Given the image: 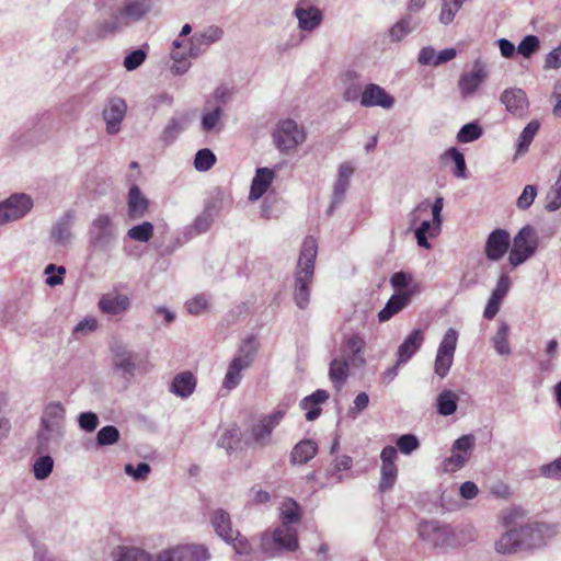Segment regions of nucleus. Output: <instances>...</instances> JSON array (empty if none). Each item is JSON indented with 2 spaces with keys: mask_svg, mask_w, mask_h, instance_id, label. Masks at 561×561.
<instances>
[{
  "mask_svg": "<svg viewBox=\"0 0 561 561\" xmlns=\"http://www.w3.org/2000/svg\"><path fill=\"white\" fill-rule=\"evenodd\" d=\"M280 526L271 533H264L261 537V548L265 553L276 556L280 550L296 551L299 547L297 530L294 524L301 519L299 504L291 500H285L280 507Z\"/></svg>",
  "mask_w": 561,
  "mask_h": 561,
  "instance_id": "1",
  "label": "nucleus"
},
{
  "mask_svg": "<svg viewBox=\"0 0 561 561\" xmlns=\"http://www.w3.org/2000/svg\"><path fill=\"white\" fill-rule=\"evenodd\" d=\"M317 250L316 239L306 237L301 245L294 282V299L300 309H306L309 304Z\"/></svg>",
  "mask_w": 561,
  "mask_h": 561,
  "instance_id": "2",
  "label": "nucleus"
},
{
  "mask_svg": "<svg viewBox=\"0 0 561 561\" xmlns=\"http://www.w3.org/2000/svg\"><path fill=\"white\" fill-rule=\"evenodd\" d=\"M257 345L254 337L245 339L238 350V354L228 366L222 387L234 389L241 381V371L251 366L255 358Z\"/></svg>",
  "mask_w": 561,
  "mask_h": 561,
  "instance_id": "3",
  "label": "nucleus"
},
{
  "mask_svg": "<svg viewBox=\"0 0 561 561\" xmlns=\"http://www.w3.org/2000/svg\"><path fill=\"white\" fill-rule=\"evenodd\" d=\"M117 234V226L112 216L108 214H99L89 226V245L94 250L106 251L116 240Z\"/></svg>",
  "mask_w": 561,
  "mask_h": 561,
  "instance_id": "4",
  "label": "nucleus"
},
{
  "mask_svg": "<svg viewBox=\"0 0 561 561\" xmlns=\"http://www.w3.org/2000/svg\"><path fill=\"white\" fill-rule=\"evenodd\" d=\"M210 523L215 533L226 542L233 546L238 553H248L250 545L239 530L233 529L230 515L222 508H217L210 514Z\"/></svg>",
  "mask_w": 561,
  "mask_h": 561,
  "instance_id": "5",
  "label": "nucleus"
},
{
  "mask_svg": "<svg viewBox=\"0 0 561 561\" xmlns=\"http://www.w3.org/2000/svg\"><path fill=\"white\" fill-rule=\"evenodd\" d=\"M538 244L536 229L530 225L524 226L513 239V247L508 255L510 264L516 267L526 262L536 253Z\"/></svg>",
  "mask_w": 561,
  "mask_h": 561,
  "instance_id": "6",
  "label": "nucleus"
},
{
  "mask_svg": "<svg viewBox=\"0 0 561 561\" xmlns=\"http://www.w3.org/2000/svg\"><path fill=\"white\" fill-rule=\"evenodd\" d=\"M273 139L276 148L280 152L287 153L305 142L306 131L296 121L287 118L278 122L273 133Z\"/></svg>",
  "mask_w": 561,
  "mask_h": 561,
  "instance_id": "7",
  "label": "nucleus"
},
{
  "mask_svg": "<svg viewBox=\"0 0 561 561\" xmlns=\"http://www.w3.org/2000/svg\"><path fill=\"white\" fill-rule=\"evenodd\" d=\"M489 77L490 70L486 61L482 58L474 59L471 69L462 72L458 79L457 87L461 99L473 98Z\"/></svg>",
  "mask_w": 561,
  "mask_h": 561,
  "instance_id": "8",
  "label": "nucleus"
},
{
  "mask_svg": "<svg viewBox=\"0 0 561 561\" xmlns=\"http://www.w3.org/2000/svg\"><path fill=\"white\" fill-rule=\"evenodd\" d=\"M151 10L150 0H128L117 11L113 22H106L104 28L111 33L123 26L130 25L144 19Z\"/></svg>",
  "mask_w": 561,
  "mask_h": 561,
  "instance_id": "9",
  "label": "nucleus"
},
{
  "mask_svg": "<svg viewBox=\"0 0 561 561\" xmlns=\"http://www.w3.org/2000/svg\"><path fill=\"white\" fill-rule=\"evenodd\" d=\"M524 550L540 548L559 534L557 524L529 523L518 528Z\"/></svg>",
  "mask_w": 561,
  "mask_h": 561,
  "instance_id": "10",
  "label": "nucleus"
},
{
  "mask_svg": "<svg viewBox=\"0 0 561 561\" xmlns=\"http://www.w3.org/2000/svg\"><path fill=\"white\" fill-rule=\"evenodd\" d=\"M457 341L458 332L455 329H448L439 343L434 362V371L442 379L448 375L453 366Z\"/></svg>",
  "mask_w": 561,
  "mask_h": 561,
  "instance_id": "11",
  "label": "nucleus"
},
{
  "mask_svg": "<svg viewBox=\"0 0 561 561\" xmlns=\"http://www.w3.org/2000/svg\"><path fill=\"white\" fill-rule=\"evenodd\" d=\"M210 553L199 543L179 545L159 552V561H208Z\"/></svg>",
  "mask_w": 561,
  "mask_h": 561,
  "instance_id": "12",
  "label": "nucleus"
},
{
  "mask_svg": "<svg viewBox=\"0 0 561 561\" xmlns=\"http://www.w3.org/2000/svg\"><path fill=\"white\" fill-rule=\"evenodd\" d=\"M32 207L31 196L24 193L11 195L4 202H0V225L23 218Z\"/></svg>",
  "mask_w": 561,
  "mask_h": 561,
  "instance_id": "13",
  "label": "nucleus"
},
{
  "mask_svg": "<svg viewBox=\"0 0 561 561\" xmlns=\"http://www.w3.org/2000/svg\"><path fill=\"white\" fill-rule=\"evenodd\" d=\"M476 438L472 434L462 435L456 439L451 447V456L443 462L445 471H457L469 460L474 447Z\"/></svg>",
  "mask_w": 561,
  "mask_h": 561,
  "instance_id": "14",
  "label": "nucleus"
},
{
  "mask_svg": "<svg viewBox=\"0 0 561 561\" xmlns=\"http://www.w3.org/2000/svg\"><path fill=\"white\" fill-rule=\"evenodd\" d=\"M419 536L435 548L448 546L453 540L451 529L434 520L420 523Z\"/></svg>",
  "mask_w": 561,
  "mask_h": 561,
  "instance_id": "15",
  "label": "nucleus"
},
{
  "mask_svg": "<svg viewBox=\"0 0 561 561\" xmlns=\"http://www.w3.org/2000/svg\"><path fill=\"white\" fill-rule=\"evenodd\" d=\"M285 415V410H275L271 414L264 416L257 424L252 427L253 440L260 446H266L272 442V432L279 424Z\"/></svg>",
  "mask_w": 561,
  "mask_h": 561,
  "instance_id": "16",
  "label": "nucleus"
},
{
  "mask_svg": "<svg viewBox=\"0 0 561 561\" xmlns=\"http://www.w3.org/2000/svg\"><path fill=\"white\" fill-rule=\"evenodd\" d=\"M127 104L122 98H112L103 110V119L106 123V133L116 135L121 130L122 122L126 115Z\"/></svg>",
  "mask_w": 561,
  "mask_h": 561,
  "instance_id": "17",
  "label": "nucleus"
},
{
  "mask_svg": "<svg viewBox=\"0 0 561 561\" xmlns=\"http://www.w3.org/2000/svg\"><path fill=\"white\" fill-rule=\"evenodd\" d=\"M511 285L510 276L506 273H502L483 311V317L486 320H492L497 314L504 298L510 291Z\"/></svg>",
  "mask_w": 561,
  "mask_h": 561,
  "instance_id": "18",
  "label": "nucleus"
},
{
  "mask_svg": "<svg viewBox=\"0 0 561 561\" xmlns=\"http://www.w3.org/2000/svg\"><path fill=\"white\" fill-rule=\"evenodd\" d=\"M511 243V236L504 229L493 230L485 242L484 253L490 261H500L507 252Z\"/></svg>",
  "mask_w": 561,
  "mask_h": 561,
  "instance_id": "19",
  "label": "nucleus"
},
{
  "mask_svg": "<svg viewBox=\"0 0 561 561\" xmlns=\"http://www.w3.org/2000/svg\"><path fill=\"white\" fill-rule=\"evenodd\" d=\"M300 30L311 32L316 30L322 22V12L314 5L308 4L307 0H299L295 11Z\"/></svg>",
  "mask_w": 561,
  "mask_h": 561,
  "instance_id": "20",
  "label": "nucleus"
},
{
  "mask_svg": "<svg viewBox=\"0 0 561 561\" xmlns=\"http://www.w3.org/2000/svg\"><path fill=\"white\" fill-rule=\"evenodd\" d=\"M360 104L365 107L380 106L390 110L394 105V99L380 85L369 83L362 93Z\"/></svg>",
  "mask_w": 561,
  "mask_h": 561,
  "instance_id": "21",
  "label": "nucleus"
},
{
  "mask_svg": "<svg viewBox=\"0 0 561 561\" xmlns=\"http://www.w3.org/2000/svg\"><path fill=\"white\" fill-rule=\"evenodd\" d=\"M500 100L505 105L507 112L515 116L522 117L527 113L529 103L525 91L522 89H505Z\"/></svg>",
  "mask_w": 561,
  "mask_h": 561,
  "instance_id": "22",
  "label": "nucleus"
},
{
  "mask_svg": "<svg viewBox=\"0 0 561 561\" xmlns=\"http://www.w3.org/2000/svg\"><path fill=\"white\" fill-rule=\"evenodd\" d=\"M76 218L73 210L66 211L53 226L50 230V240L59 247H67L72 239V225Z\"/></svg>",
  "mask_w": 561,
  "mask_h": 561,
  "instance_id": "23",
  "label": "nucleus"
},
{
  "mask_svg": "<svg viewBox=\"0 0 561 561\" xmlns=\"http://www.w3.org/2000/svg\"><path fill=\"white\" fill-rule=\"evenodd\" d=\"M130 307L128 296L119 293H108L99 300V308L103 313L117 316L127 311Z\"/></svg>",
  "mask_w": 561,
  "mask_h": 561,
  "instance_id": "24",
  "label": "nucleus"
},
{
  "mask_svg": "<svg viewBox=\"0 0 561 561\" xmlns=\"http://www.w3.org/2000/svg\"><path fill=\"white\" fill-rule=\"evenodd\" d=\"M423 342L424 334L422 330H412L398 348L397 365L408 363L412 356L421 348Z\"/></svg>",
  "mask_w": 561,
  "mask_h": 561,
  "instance_id": "25",
  "label": "nucleus"
},
{
  "mask_svg": "<svg viewBox=\"0 0 561 561\" xmlns=\"http://www.w3.org/2000/svg\"><path fill=\"white\" fill-rule=\"evenodd\" d=\"M65 408L60 402L48 403L42 414L41 422L50 432H60L65 420Z\"/></svg>",
  "mask_w": 561,
  "mask_h": 561,
  "instance_id": "26",
  "label": "nucleus"
},
{
  "mask_svg": "<svg viewBox=\"0 0 561 561\" xmlns=\"http://www.w3.org/2000/svg\"><path fill=\"white\" fill-rule=\"evenodd\" d=\"M112 556L114 561H159V552L150 554L146 550L134 546H117Z\"/></svg>",
  "mask_w": 561,
  "mask_h": 561,
  "instance_id": "27",
  "label": "nucleus"
},
{
  "mask_svg": "<svg viewBox=\"0 0 561 561\" xmlns=\"http://www.w3.org/2000/svg\"><path fill=\"white\" fill-rule=\"evenodd\" d=\"M275 173L270 168H259L256 170L255 176L252 180L249 199L257 201L260 199L271 186L274 180Z\"/></svg>",
  "mask_w": 561,
  "mask_h": 561,
  "instance_id": "28",
  "label": "nucleus"
},
{
  "mask_svg": "<svg viewBox=\"0 0 561 561\" xmlns=\"http://www.w3.org/2000/svg\"><path fill=\"white\" fill-rule=\"evenodd\" d=\"M113 365L122 371L123 377L130 378L136 370V356L124 346H116L114 350Z\"/></svg>",
  "mask_w": 561,
  "mask_h": 561,
  "instance_id": "29",
  "label": "nucleus"
},
{
  "mask_svg": "<svg viewBox=\"0 0 561 561\" xmlns=\"http://www.w3.org/2000/svg\"><path fill=\"white\" fill-rule=\"evenodd\" d=\"M412 295L413 290L392 295L386 306L379 311L378 320L380 322L390 320L394 314L408 306Z\"/></svg>",
  "mask_w": 561,
  "mask_h": 561,
  "instance_id": "30",
  "label": "nucleus"
},
{
  "mask_svg": "<svg viewBox=\"0 0 561 561\" xmlns=\"http://www.w3.org/2000/svg\"><path fill=\"white\" fill-rule=\"evenodd\" d=\"M224 116V108L221 105H211V101H207L205 103L203 116H202V129L205 133H210L213 130H221L222 122L221 118Z\"/></svg>",
  "mask_w": 561,
  "mask_h": 561,
  "instance_id": "31",
  "label": "nucleus"
},
{
  "mask_svg": "<svg viewBox=\"0 0 561 561\" xmlns=\"http://www.w3.org/2000/svg\"><path fill=\"white\" fill-rule=\"evenodd\" d=\"M432 208V215H433V225L434 229L439 230L442 225V209L444 207V198L442 196L437 197L434 202V204L431 206L430 201H423L420 203L414 210L411 213V225H415L419 220L420 216L423 213H427L428 208Z\"/></svg>",
  "mask_w": 561,
  "mask_h": 561,
  "instance_id": "32",
  "label": "nucleus"
},
{
  "mask_svg": "<svg viewBox=\"0 0 561 561\" xmlns=\"http://www.w3.org/2000/svg\"><path fill=\"white\" fill-rule=\"evenodd\" d=\"M495 550L502 554H513L524 550V547H522L519 530L517 528H513L503 534L495 542Z\"/></svg>",
  "mask_w": 561,
  "mask_h": 561,
  "instance_id": "33",
  "label": "nucleus"
},
{
  "mask_svg": "<svg viewBox=\"0 0 561 561\" xmlns=\"http://www.w3.org/2000/svg\"><path fill=\"white\" fill-rule=\"evenodd\" d=\"M196 388V378L191 371L178 374L171 383L170 391L181 398L190 397Z\"/></svg>",
  "mask_w": 561,
  "mask_h": 561,
  "instance_id": "34",
  "label": "nucleus"
},
{
  "mask_svg": "<svg viewBox=\"0 0 561 561\" xmlns=\"http://www.w3.org/2000/svg\"><path fill=\"white\" fill-rule=\"evenodd\" d=\"M148 209V199L142 196L137 185L130 187L128 193V216L131 219L141 218Z\"/></svg>",
  "mask_w": 561,
  "mask_h": 561,
  "instance_id": "35",
  "label": "nucleus"
},
{
  "mask_svg": "<svg viewBox=\"0 0 561 561\" xmlns=\"http://www.w3.org/2000/svg\"><path fill=\"white\" fill-rule=\"evenodd\" d=\"M318 451L317 444L311 439H304L299 442L290 454L293 463L305 465L311 460Z\"/></svg>",
  "mask_w": 561,
  "mask_h": 561,
  "instance_id": "36",
  "label": "nucleus"
},
{
  "mask_svg": "<svg viewBox=\"0 0 561 561\" xmlns=\"http://www.w3.org/2000/svg\"><path fill=\"white\" fill-rule=\"evenodd\" d=\"M419 24V21L413 18V13L408 12L389 30V36L392 42H399L409 35Z\"/></svg>",
  "mask_w": 561,
  "mask_h": 561,
  "instance_id": "37",
  "label": "nucleus"
},
{
  "mask_svg": "<svg viewBox=\"0 0 561 561\" xmlns=\"http://www.w3.org/2000/svg\"><path fill=\"white\" fill-rule=\"evenodd\" d=\"M348 362L345 358H334L330 363L329 377L333 386L340 390L348 377Z\"/></svg>",
  "mask_w": 561,
  "mask_h": 561,
  "instance_id": "38",
  "label": "nucleus"
},
{
  "mask_svg": "<svg viewBox=\"0 0 561 561\" xmlns=\"http://www.w3.org/2000/svg\"><path fill=\"white\" fill-rule=\"evenodd\" d=\"M458 396L451 390H443L436 401L437 412L449 416L457 411Z\"/></svg>",
  "mask_w": 561,
  "mask_h": 561,
  "instance_id": "39",
  "label": "nucleus"
},
{
  "mask_svg": "<svg viewBox=\"0 0 561 561\" xmlns=\"http://www.w3.org/2000/svg\"><path fill=\"white\" fill-rule=\"evenodd\" d=\"M364 344V340L359 335H352L345 341V351L354 366H362L365 363L360 355Z\"/></svg>",
  "mask_w": 561,
  "mask_h": 561,
  "instance_id": "40",
  "label": "nucleus"
},
{
  "mask_svg": "<svg viewBox=\"0 0 561 561\" xmlns=\"http://www.w3.org/2000/svg\"><path fill=\"white\" fill-rule=\"evenodd\" d=\"M540 123L536 119L529 122L518 137L517 150L518 154H523L528 151V148L538 133Z\"/></svg>",
  "mask_w": 561,
  "mask_h": 561,
  "instance_id": "41",
  "label": "nucleus"
},
{
  "mask_svg": "<svg viewBox=\"0 0 561 561\" xmlns=\"http://www.w3.org/2000/svg\"><path fill=\"white\" fill-rule=\"evenodd\" d=\"M214 221L213 214L209 208H206L198 215L192 225L186 228V233L190 237H195L209 230Z\"/></svg>",
  "mask_w": 561,
  "mask_h": 561,
  "instance_id": "42",
  "label": "nucleus"
},
{
  "mask_svg": "<svg viewBox=\"0 0 561 561\" xmlns=\"http://www.w3.org/2000/svg\"><path fill=\"white\" fill-rule=\"evenodd\" d=\"M465 1L466 0H442V9L438 16L439 22L444 25L453 23Z\"/></svg>",
  "mask_w": 561,
  "mask_h": 561,
  "instance_id": "43",
  "label": "nucleus"
},
{
  "mask_svg": "<svg viewBox=\"0 0 561 561\" xmlns=\"http://www.w3.org/2000/svg\"><path fill=\"white\" fill-rule=\"evenodd\" d=\"M184 130V121H180L176 117H172L167 123L161 134V140L165 145H171L179 135Z\"/></svg>",
  "mask_w": 561,
  "mask_h": 561,
  "instance_id": "44",
  "label": "nucleus"
},
{
  "mask_svg": "<svg viewBox=\"0 0 561 561\" xmlns=\"http://www.w3.org/2000/svg\"><path fill=\"white\" fill-rule=\"evenodd\" d=\"M508 324L502 322L493 337L494 348L500 355H508L511 353V347L508 344Z\"/></svg>",
  "mask_w": 561,
  "mask_h": 561,
  "instance_id": "45",
  "label": "nucleus"
},
{
  "mask_svg": "<svg viewBox=\"0 0 561 561\" xmlns=\"http://www.w3.org/2000/svg\"><path fill=\"white\" fill-rule=\"evenodd\" d=\"M482 134L483 129L478 123H468L459 129L457 134V140L462 144L472 142L479 139Z\"/></svg>",
  "mask_w": 561,
  "mask_h": 561,
  "instance_id": "46",
  "label": "nucleus"
},
{
  "mask_svg": "<svg viewBox=\"0 0 561 561\" xmlns=\"http://www.w3.org/2000/svg\"><path fill=\"white\" fill-rule=\"evenodd\" d=\"M152 236L153 225L149 221H144L140 225L134 226L127 231V237L138 242H148Z\"/></svg>",
  "mask_w": 561,
  "mask_h": 561,
  "instance_id": "47",
  "label": "nucleus"
},
{
  "mask_svg": "<svg viewBox=\"0 0 561 561\" xmlns=\"http://www.w3.org/2000/svg\"><path fill=\"white\" fill-rule=\"evenodd\" d=\"M397 465L381 466V477L379 482L380 492H387L391 490L397 481Z\"/></svg>",
  "mask_w": 561,
  "mask_h": 561,
  "instance_id": "48",
  "label": "nucleus"
},
{
  "mask_svg": "<svg viewBox=\"0 0 561 561\" xmlns=\"http://www.w3.org/2000/svg\"><path fill=\"white\" fill-rule=\"evenodd\" d=\"M54 468V460L45 455L37 458L33 465V472L37 480H45L49 477Z\"/></svg>",
  "mask_w": 561,
  "mask_h": 561,
  "instance_id": "49",
  "label": "nucleus"
},
{
  "mask_svg": "<svg viewBox=\"0 0 561 561\" xmlns=\"http://www.w3.org/2000/svg\"><path fill=\"white\" fill-rule=\"evenodd\" d=\"M216 163V156L211 150L204 148L197 151L194 159V167L197 171L206 172Z\"/></svg>",
  "mask_w": 561,
  "mask_h": 561,
  "instance_id": "50",
  "label": "nucleus"
},
{
  "mask_svg": "<svg viewBox=\"0 0 561 561\" xmlns=\"http://www.w3.org/2000/svg\"><path fill=\"white\" fill-rule=\"evenodd\" d=\"M540 48V41L536 35H527L517 46V53L525 58H530Z\"/></svg>",
  "mask_w": 561,
  "mask_h": 561,
  "instance_id": "51",
  "label": "nucleus"
},
{
  "mask_svg": "<svg viewBox=\"0 0 561 561\" xmlns=\"http://www.w3.org/2000/svg\"><path fill=\"white\" fill-rule=\"evenodd\" d=\"M171 58L173 60L171 71L174 75H183L190 69V67H191L190 58L191 57L188 56V51L182 53L179 50H172Z\"/></svg>",
  "mask_w": 561,
  "mask_h": 561,
  "instance_id": "52",
  "label": "nucleus"
},
{
  "mask_svg": "<svg viewBox=\"0 0 561 561\" xmlns=\"http://www.w3.org/2000/svg\"><path fill=\"white\" fill-rule=\"evenodd\" d=\"M350 186V183L341 180H335L334 187H333V194H332V201L331 204L327 210V214L331 216L335 208L343 202L345 193Z\"/></svg>",
  "mask_w": 561,
  "mask_h": 561,
  "instance_id": "53",
  "label": "nucleus"
},
{
  "mask_svg": "<svg viewBox=\"0 0 561 561\" xmlns=\"http://www.w3.org/2000/svg\"><path fill=\"white\" fill-rule=\"evenodd\" d=\"M119 439V431L113 425L102 427L96 435L99 446H107L117 443Z\"/></svg>",
  "mask_w": 561,
  "mask_h": 561,
  "instance_id": "54",
  "label": "nucleus"
},
{
  "mask_svg": "<svg viewBox=\"0 0 561 561\" xmlns=\"http://www.w3.org/2000/svg\"><path fill=\"white\" fill-rule=\"evenodd\" d=\"M47 275L46 284L54 287L62 284L66 268L64 266H56L55 264H48L45 268Z\"/></svg>",
  "mask_w": 561,
  "mask_h": 561,
  "instance_id": "55",
  "label": "nucleus"
},
{
  "mask_svg": "<svg viewBox=\"0 0 561 561\" xmlns=\"http://www.w3.org/2000/svg\"><path fill=\"white\" fill-rule=\"evenodd\" d=\"M397 446L402 454L410 455L420 447V442L415 435L404 434L398 438Z\"/></svg>",
  "mask_w": 561,
  "mask_h": 561,
  "instance_id": "56",
  "label": "nucleus"
},
{
  "mask_svg": "<svg viewBox=\"0 0 561 561\" xmlns=\"http://www.w3.org/2000/svg\"><path fill=\"white\" fill-rule=\"evenodd\" d=\"M537 196V187L535 185H526L517 198L516 206L519 209H528Z\"/></svg>",
  "mask_w": 561,
  "mask_h": 561,
  "instance_id": "57",
  "label": "nucleus"
},
{
  "mask_svg": "<svg viewBox=\"0 0 561 561\" xmlns=\"http://www.w3.org/2000/svg\"><path fill=\"white\" fill-rule=\"evenodd\" d=\"M413 282V277L411 274L405 272H397L390 278V284L394 290L401 291L407 289L409 291V287Z\"/></svg>",
  "mask_w": 561,
  "mask_h": 561,
  "instance_id": "58",
  "label": "nucleus"
},
{
  "mask_svg": "<svg viewBox=\"0 0 561 561\" xmlns=\"http://www.w3.org/2000/svg\"><path fill=\"white\" fill-rule=\"evenodd\" d=\"M62 436V430L60 432H50L46 426L41 424V428L38 431V449L44 451L48 448V444L50 440L58 439Z\"/></svg>",
  "mask_w": 561,
  "mask_h": 561,
  "instance_id": "59",
  "label": "nucleus"
},
{
  "mask_svg": "<svg viewBox=\"0 0 561 561\" xmlns=\"http://www.w3.org/2000/svg\"><path fill=\"white\" fill-rule=\"evenodd\" d=\"M539 471L545 478L561 480V456L553 461L541 466Z\"/></svg>",
  "mask_w": 561,
  "mask_h": 561,
  "instance_id": "60",
  "label": "nucleus"
},
{
  "mask_svg": "<svg viewBox=\"0 0 561 561\" xmlns=\"http://www.w3.org/2000/svg\"><path fill=\"white\" fill-rule=\"evenodd\" d=\"M151 468L146 462H139L137 467H134L133 465L128 463L125 466V472L133 477L136 481H144L147 479L148 474L150 473Z\"/></svg>",
  "mask_w": 561,
  "mask_h": 561,
  "instance_id": "61",
  "label": "nucleus"
},
{
  "mask_svg": "<svg viewBox=\"0 0 561 561\" xmlns=\"http://www.w3.org/2000/svg\"><path fill=\"white\" fill-rule=\"evenodd\" d=\"M547 201L546 208L549 211H556L561 207V183H554L547 195Z\"/></svg>",
  "mask_w": 561,
  "mask_h": 561,
  "instance_id": "62",
  "label": "nucleus"
},
{
  "mask_svg": "<svg viewBox=\"0 0 561 561\" xmlns=\"http://www.w3.org/2000/svg\"><path fill=\"white\" fill-rule=\"evenodd\" d=\"M146 60V53L142 49H137L128 54L124 59V67L128 71L137 69Z\"/></svg>",
  "mask_w": 561,
  "mask_h": 561,
  "instance_id": "63",
  "label": "nucleus"
},
{
  "mask_svg": "<svg viewBox=\"0 0 561 561\" xmlns=\"http://www.w3.org/2000/svg\"><path fill=\"white\" fill-rule=\"evenodd\" d=\"M561 68V44L554 47L545 57L543 69L557 70Z\"/></svg>",
  "mask_w": 561,
  "mask_h": 561,
  "instance_id": "64",
  "label": "nucleus"
}]
</instances>
